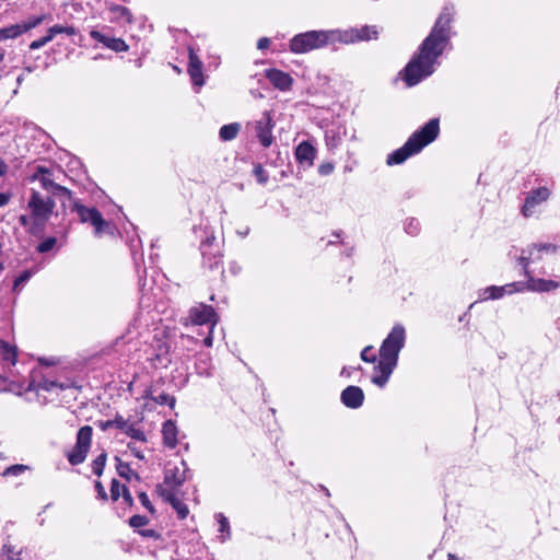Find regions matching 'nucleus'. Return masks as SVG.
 I'll use <instances>...</instances> for the list:
<instances>
[{
	"label": "nucleus",
	"mask_w": 560,
	"mask_h": 560,
	"mask_svg": "<svg viewBox=\"0 0 560 560\" xmlns=\"http://www.w3.org/2000/svg\"><path fill=\"white\" fill-rule=\"evenodd\" d=\"M453 18L454 10L444 8L432 31L419 47V51L402 70L401 75L408 86L418 84L435 71L440 56L450 45Z\"/></svg>",
	"instance_id": "1"
},
{
	"label": "nucleus",
	"mask_w": 560,
	"mask_h": 560,
	"mask_svg": "<svg viewBox=\"0 0 560 560\" xmlns=\"http://www.w3.org/2000/svg\"><path fill=\"white\" fill-rule=\"evenodd\" d=\"M405 327L401 324H396L381 345L380 359L374 366L375 373L372 376L373 384L378 387L386 385L397 365L398 355L405 346Z\"/></svg>",
	"instance_id": "2"
},
{
	"label": "nucleus",
	"mask_w": 560,
	"mask_h": 560,
	"mask_svg": "<svg viewBox=\"0 0 560 560\" xmlns=\"http://www.w3.org/2000/svg\"><path fill=\"white\" fill-rule=\"evenodd\" d=\"M439 132V119H430L421 129L413 132L401 148L387 155L386 164L398 165L404 163L408 158L419 153L424 147L433 142Z\"/></svg>",
	"instance_id": "3"
},
{
	"label": "nucleus",
	"mask_w": 560,
	"mask_h": 560,
	"mask_svg": "<svg viewBox=\"0 0 560 560\" xmlns=\"http://www.w3.org/2000/svg\"><path fill=\"white\" fill-rule=\"evenodd\" d=\"M336 44H338L336 28L319 30L308 31L293 36L290 40L289 48L293 54L301 55Z\"/></svg>",
	"instance_id": "4"
},
{
	"label": "nucleus",
	"mask_w": 560,
	"mask_h": 560,
	"mask_svg": "<svg viewBox=\"0 0 560 560\" xmlns=\"http://www.w3.org/2000/svg\"><path fill=\"white\" fill-rule=\"evenodd\" d=\"M205 238L200 242L199 250L202 257V266L210 270L222 268L224 258V242L218 240L213 231L203 229Z\"/></svg>",
	"instance_id": "5"
},
{
	"label": "nucleus",
	"mask_w": 560,
	"mask_h": 560,
	"mask_svg": "<svg viewBox=\"0 0 560 560\" xmlns=\"http://www.w3.org/2000/svg\"><path fill=\"white\" fill-rule=\"evenodd\" d=\"M72 211L77 212L81 223H89L93 226L96 237H101L105 234L114 235L115 225L105 220L97 208L86 207L77 200L73 202Z\"/></svg>",
	"instance_id": "6"
},
{
	"label": "nucleus",
	"mask_w": 560,
	"mask_h": 560,
	"mask_svg": "<svg viewBox=\"0 0 560 560\" xmlns=\"http://www.w3.org/2000/svg\"><path fill=\"white\" fill-rule=\"evenodd\" d=\"M56 202L51 197H45L36 189H31L27 209L33 228L43 229L54 213Z\"/></svg>",
	"instance_id": "7"
},
{
	"label": "nucleus",
	"mask_w": 560,
	"mask_h": 560,
	"mask_svg": "<svg viewBox=\"0 0 560 560\" xmlns=\"http://www.w3.org/2000/svg\"><path fill=\"white\" fill-rule=\"evenodd\" d=\"M188 472L189 469L187 468L185 460H180L178 465H172L170 463L164 470L163 483H159L156 486L158 494L162 495V492L165 490H170L173 493L177 492L188 479Z\"/></svg>",
	"instance_id": "8"
},
{
	"label": "nucleus",
	"mask_w": 560,
	"mask_h": 560,
	"mask_svg": "<svg viewBox=\"0 0 560 560\" xmlns=\"http://www.w3.org/2000/svg\"><path fill=\"white\" fill-rule=\"evenodd\" d=\"M93 428L91 425H83L77 433V441L74 446L67 453V459L72 466L82 464L92 444Z\"/></svg>",
	"instance_id": "9"
},
{
	"label": "nucleus",
	"mask_w": 560,
	"mask_h": 560,
	"mask_svg": "<svg viewBox=\"0 0 560 560\" xmlns=\"http://www.w3.org/2000/svg\"><path fill=\"white\" fill-rule=\"evenodd\" d=\"M219 320L220 316L213 306L205 303H199L189 310L188 316L187 318H185V322H183V324L185 326L209 325V327L213 329L218 325Z\"/></svg>",
	"instance_id": "10"
},
{
	"label": "nucleus",
	"mask_w": 560,
	"mask_h": 560,
	"mask_svg": "<svg viewBox=\"0 0 560 560\" xmlns=\"http://www.w3.org/2000/svg\"><path fill=\"white\" fill-rule=\"evenodd\" d=\"M338 44L350 45L359 42L376 39L378 30L376 26L364 25L347 30L336 28Z\"/></svg>",
	"instance_id": "11"
},
{
	"label": "nucleus",
	"mask_w": 560,
	"mask_h": 560,
	"mask_svg": "<svg viewBox=\"0 0 560 560\" xmlns=\"http://www.w3.org/2000/svg\"><path fill=\"white\" fill-rule=\"evenodd\" d=\"M273 126L275 124L270 112H265L262 116L254 122L256 137L265 148L270 147L273 142Z\"/></svg>",
	"instance_id": "12"
},
{
	"label": "nucleus",
	"mask_w": 560,
	"mask_h": 560,
	"mask_svg": "<svg viewBox=\"0 0 560 560\" xmlns=\"http://www.w3.org/2000/svg\"><path fill=\"white\" fill-rule=\"evenodd\" d=\"M549 196L550 191L547 187L533 189L525 198V202L521 210L522 214L525 218L532 217L536 212L537 207L547 201Z\"/></svg>",
	"instance_id": "13"
},
{
	"label": "nucleus",
	"mask_w": 560,
	"mask_h": 560,
	"mask_svg": "<svg viewBox=\"0 0 560 560\" xmlns=\"http://www.w3.org/2000/svg\"><path fill=\"white\" fill-rule=\"evenodd\" d=\"M154 353L149 361L154 369H166L171 363L170 346L163 339H158L154 346Z\"/></svg>",
	"instance_id": "14"
},
{
	"label": "nucleus",
	"mask_w": 560,
	"mask_h": 560,
	"mask_svg": "<svg viewBox=\"0 0 560 560\" xmlns=\"http://www.w3.org/2000/svg\"><path fill=\"white\" fill-rule=\"evenodd\" d=\"M294 154H295V160L299 163V165L303 168V171H306L314 163V160L316 156V148L310 141H302L295 148Z\"/></svg>",
	"instance_id": "15"
},
{
	"label": "nucleus",
	"mask_w": 560,
	"mask_h": 560,
	"mask_svg": "<svg viewBox=\"0 0 560 560\" xmlns=\"http://www.w3.org/2000/svg\"><path fill=\"white\" fill-rule=\"evenodd\" d=\"M188 73L191 78L194 85L200 89L205 84V78L202 73V61L196 54L195 49L191 47L188 49Z\"/></svg>",
	"instance_id": "16"
},
{
	"label": "nucleus",
	"mask_w": 560,
	"mask_h": 560,
	"mask_svg": "<svg viewBox=\"0 0 560 560\" xmlns=\"http://www.w3.org/2000/svg\"><path fill=\"white\" fill-rule=\"evenodd\" d=\"M341 402L351 409L360 408L364 401V393L361 387L350 385L340 395Z\"/></svg>",
	"instance_id": "17"
},
{
	"label": "nucleus",
	"mask_w": 560,
	"mask_h": 560,
	"mask_svg": "<svg viewBox=\"0 0 560 560\" xmlns=\"http://www.w3.org/2000/svg\"><path fill=\"white\" fill-rule=\"evenodd\" d=\"M266 77L276 89L281 91H289L293 84L292 77L281 70H268Z\"/></svg>",
	"instance_id": "18"
},
{
	"label": "nucleus",
	"mask_w": 560,
	"mask_h": 560,
	"mask_svg": "<svg viewBox=\"0 0 560 560\" xmlns=\"http://www.w3.org/2000/svg\"><path fill=\"white\" fill-rule=\"evenodd\" d=\"M52 388H59L61 390H65L66 388H68V386L56 381H49L44 376L37 378L35 374L32 375V380L30 381L27 386V390L37 393L39 390L50 392Z\"/></svg>",
	"instance_id": "19"
},
{
	"label": "nucleus",
	"mask_w": 560,
	"mask_h": 560,
	"mask_svg": "<svg viewBox=\"0 0 560 560\" xmlns=\"http://www.w3.org/2000/svg\"><path fill=\"white\" fill-rule=\"evenodd\" d=\"M165 502L170 503L172 508L176 511L177 517L179 520H185L189 514L188 506L177 497V492H171L170 490H165L160 495Z\"/></svg>",
	"instance_id": "20"
},
{
	"label": "nucleus",
	"mask_w": 560,
	"mask_h": 560,
	"mask_svg": "<svg viewBox=\"0 0 560 560\" xmlns=\"http://www.w3.org/2000/svg\"><path fill=\"white\" fill-rule=\"evenodd\" d=\"M528 291L532 292H550L560 288V282L556 280H547L542 278H535L534 276L528 279Z\"/></svg>",
	"instance_id": "21"
},
{
	"label": "nucleus",
	"mask_w": 560,
	"mask_h": 560,
	"mask_svg": "<svg viewBox=\"0 0 560 560\" xmlns=\"http://www.w3.org/2000/svg\"><path fill=\"white\" fill-rule=\"evenodd\" d=\"M558 250V246L551 243L532 244L525 248V253L532 257L530 262L540 261L542 254H555Z\"/></svg>",
	"instance_id": "22"
},
{
	"label": "nucleus",
	"mask_w": 560,
	"mask_h": 560,
	"mask_svg": "<svg viewBox=\"0 0 560 560\" xmlns=\"http://www.w3.org/2000/svg\"><path fill=\"white\" fill-rule=\"evenodd\" d=\"M178 430L173 420H166L162 425L163 445L170 450H174L177 444Z\"/></svg>",
	"instance_id": "23"
},
{
	"label": "nucleus",
	"mask_w": 560,
	"mask_h": 560,
	"mask_svg": "<svg viewBox=\"0 0 560 560\" xmlns=\"http://www.w3.org/2000/svg\"><path fill=\"white\" fill-rule=\"evenodd\" d=\"M142 398L151 399L161 406L167 405L171 409H174L176 404V398L167 393H162L158 396H154L153 386H149L144 389Z\"/></svg>",
	"instance_id": "24"
},
{
	"label": "nucleus",
	"mask_w": 560,
	"mask_h": 560,
	"mask_svg": "<svg viewBox=\"0 0 560 560\" xmlns=\"http://www.w3.org/2000/svg\"><path fill=\"white\" fill-rule=\"evenodd\" d=\"M0 358L4 363L9 364L10 366H14L18 362L16 346L0 339Z\"/></svg>",
	"instance_id": "25"
},
{
	"label": "nucleus",
	"mask_w": 560,
	"mask_h": 560,
	"mask_svg": "<svg viewBox=\"0 0 560 560\" xmlns=\"http://www.w3.org/2000/svg\"><path fill=\"white\" fill-rule=\"evenodd\" d=\"M241 130V124L232 122L220 128L219 136L222 141H231L235 139Z\"/></svg>",
	"instance_id": "26"
},
{
	"label": "nucleus",
	"mask_w": 560,
	"mask_h": 560,
	"mask_svg": "<svg viewBox=\"0 0 560 560\" xmlns=\"http://www.w3.org/2000/svg\"><path fill=\"white\" fill-rule=\"evenodd\" d=\"M22 549L11 542L3 545L1 556L4 560H21Z\"/></svg>",
	"instance_id": "27"
},
{
	"label": "nucleus",
	"mask_w": 560,
	"mask_h": 560,
	"mask_svg": "<svg viewBox=\"0 0 560 560\" xmlns=\"http://www.w3.org/2000/svg\"><path fill=\"white\" fill-rule=\"evenodd\" d=\"M23 34V30L21 24H13L3 28H0V39H12Z\"/></svg>",
	"instance_id": "28"
},
{
	"label": "nucleus",
	"mask_w": 560,
	"mask_h": 560,
	"mask_svg": "<svg viewBox=\"0 0 560 560\" xmlns=\"http://www.w3.org/2000/svg\"><path fill=\"white\" fill-rule=\"evenodd\" d=\"M103 45L116 52L127 51L129 49L128 45L121 38L106 36Z\"/></svg>",
	"instance_id": "29"
},
{
	"label": "nucleus",
	"mask_w": 560,
	"mask_h": 560,
	"mask_svg": "<svg viewBox=\"0 0 560 560\" xmlns=\"http://www.w3.org/2000/svg\"><path fill=\"white\" fill-rule=\"evenodd\" d=\"M116 460H117L116 470L120 477H122L127 480H130V477L132 475L137 479H140L139 475L131 469V467L128 463L120 460L118 457H116Z\"/></svg>",
	"instance_id": "30"
},
{
	"label": "nucleus",
	"mask_w": 560,
	"mask_h": 560,
	"mask_svg": "<svg viewBox=\"0 0 560 560\" xmlns=\"http://www.w3.org/2000/svg\"><path fill=\"white\" fill-rule=\"evenodd\" d=\"M110 12L113 14V20L115 21H126L128 23L131 22V13L130 11L125 8V7H121V5H113L110 8Z\"/></svg>",
	"instance_id": "31"
},
{
	"label": "nucleus",
	"mask_w": 560,
	"mask_h": 560,
	"mask_svg": "<svg viewBox=\"0 0 560 560\" xmlns=\"http://www.w3.org/2000/svg\"><path fill=\"white\" fill-rule=\"evenodd\" d=\"M505 293H506V287L490 285V287L486 288L485 294H487V296H485L483 299L485 300H488V299L498 300V299H501Z\"/></svg>",
	"instance_id": "32"
},
{
	"label": "nucleus",
	"mask_w": 560,
	"mask_h": 560,
	"mask_svg": "<svg viewBox=\"0 0 560 560\" xmlns=\"http://www.w3.org/2000/svg\"><path fill=\"white\" fill-rule=\"evenodd\" d=\"M107 454L103 452L92 463V470L96 476H102L106 465Z\"/></svg>",
	"instance_id": "33"
},
{
	"label": "nucleus",
	"mask_w": 560,
	"mask_h": 560,
	"mask_svg": "<svg viewBox=\"0 0 560 560\" xmlns=\"http://www.w3.org/2000/svg\"><path fill=\"white\" fill-rule=\"evenodd\" d=\"M530 259L532 257L525 253V249L522 250L521 256L517 258V262L523 268V273L526 279H529V277L533 276L532 271L529 270V265L532 264Z\"/></svg>",
	"instance_id": "34"
},
{
	"label": "nucleus",
	"mask_w": 560,
	"mask_h": 560,
	"mask_svg": "<svg viewBox=\"0 0 560 560\" xmlns=\"http://www.w3.org/2000/svg\"><path fill=\"white\" fill-rule=\"evenodd\" d=\"M46 20H47V15L43 14L39 16L30 18L27 21L20 23L21 27L23 30V34L32 28H35L36 26H38Z\"/></svg>",
	"instance_id": "35"
},
{
	"label": "nucleus",
	"mask_w": 560,
	"mask_h": 560,
	"mask_svg": "<svg viewBox=\"0 0 560 560\" xmlns=\"http://www.w3.org/2000/svg\"><path fill=\"white\" fill-rule=\"evenodd\" d=\"M49 33H51L52 37L59 35V34H66L68 36H73L77 34V30L73 26H65V25H52L48 28Z\"/></svg>",
	"instance_id": "36"
},
{
	"label": "nucleus",
	"mask_w": 560,
	"mask_h": 560,
	"mask_svg": "<svg viewBox=\"0 0 560 560\" xmlns=\"http://www.w3.org/2000/svg\"><path fill=\"white\" fill-rule=\"evenodd\" d=\"M150 520L145 515L136 514L128 520V524L133 529H138L148 525Z\"/></svg>",
	"instance_id": "37"
},
{
	"label": "nucleus",
	"mask_w": 560,
	"mask_h": 560,
	"mask_svg": "<svg viewBox=\"0 0 560 560\" xmlns=\"http://www.w3.org/2000/svg\"><path fill=\"white\" fill-rule=\"evenodd\" d=\"M125 433L131 439L140 442H147L145 433L142 430L135 428L133 424H129Z\"/></svg>",
	"instance_id": "38"
},
{
	"label": "nucleus",
	"mask_w": 560,
	"mask_h": 560,
	"mask_svg": "<svg viewBox=\"0 0 560 560\" xmlns=\"http://www.w3.org/2000/svg\"><path fill=\"white\" fill-rule=\"evenodd\" d=\"M40 185L43 189L47 191V197H51L54 199V196L56 195L55 188H57L59 184L54 183L49 177H40Z\"/></svg>",
	"instance_id": "39"
},
{
	"label": "nucleus",
	"mask_w": 560,
	"mask_h": 560,
	"mask_svg": "<svg viewBox=\"0 0 560 560\" xmlns=\"http://www.w3.org/2000/svg\"><path fill=\"white\" fill-rule=\"evenodd\" d=\"M528 279H526V282L523 281H516L512 283H508L504 287H506V293L511 294L514 292H524L528 291Z\"/></svg>",
	"instance_id": "40"
},
{
	"label": "nucleus",
	"mask_w": 560,
	"mask_h": 560,
	"mask_svg": "<svg viewBox=\"0 0 560 560\" xmlns=\"http://www.w3.org/2000/svg\"><path fill=\"white\" fill-rule=\"evenodd\" d=\"M54 39L51 33H49V30H47L46 32V35L36 39V40H33L31 44H30V49L32 50H36V49H39L42 48L43 46H45L46 44H48L49 42H51Z\"/></svg>",
	"instance_id": "41"
},
{
	"label": "nucleus",
	"mask_w": 560,
	"mask_h": 560,
	"mask_svg": "<svg viewBox=\"0 0 560 560\" xmlns=\"http://www.w3.org/2000/svg\"><path fill=\"white\" fill-rule=\"evenodd\" d=\"M82 170L81 162L72 156H69V163L67 170H60L59 172L63 173V175H68V173H79Z\"/></svg>",
	"instance_id": "42"
},
{
	"label": "nucleus",
	"mask_w": 560,
	"mask_h": 560,
	"mask_svg": "<svg viewBox=\"0 0 560 560\" xmlns=\"http://www.w3.org/2000/svg\"><path fill=\"white\" fill-rule=\"evenodd\" d=\"M361 359L364 361V362H369V363H375L377 361V355L374 351V348L372 346H366L362 351H361Z\"/></svg>",
	"instance_id": "43"
},
{
	"label": "nucleus",
	"mask_w": 560,
	"mask_h": 560,
	"mask_svg": "<svg viewBox=\"0 0 560 560\" xmlns=\"http://www.w3.org/2000/svg\"><path fill=\"white\" fill-rule=\"evenodd\" d=\"M32 277V272L30 270H24L19 277L15 278L13 282V291H20V288L30 280Z\"/></svg>",
	"instance_id": "44"
},
{
	"label": "nucleus",
	"mask_w": 560,
	"mask_h": 560,
	"mask_svg": "<svg viewBox=\"0 0 560 560\" xmlns=\"http://www.w3.org/2000/svg\"><path fill=\"white\" fill-rule=\"evenodd\" d=\"M28 469V466L23 464H16L8 467L3 471V476H18Z\"/></svg>",
	"instance_id": "45"
},
{
	"label": "nucleus",
	"mask_w": 560,
	"mask_h": 560,
	"mask_svg": "<svg viewBox=\"0 0 560 560\" xmlns=\"http://www.w3.org/2000/svg\"><path fill=\"white\" fill-rule=\"evenodd\" d=\"M138 498H139L140 502H141V504L148 510L149 513H151L152 515L155 514V508L151 503L147 492L140 491L138 493Z\"/></svg>",
	"instance_id": "46"
},
{
	"label": "nucleus",
	"mask_w": 560,
	"mask_h": 560,
	"mask_svg": "<svg viewBox=\"0 0 560 560\" xmlns=\"http://www.w3.org/2000/svg\"><path fill=\"white\" fill-rule=\"evenodd\" d=\"M121 487L117 479H113L110 482V498L113 501H117L121 497Z\"/></svg>",
	"instance_id": "47"
},
{
	"label": "nucleus",
	"mask_w": 560,
	"mask_h": 560,
	"mask_svg": "<svg viewBox=\"0 0 560 560\" xmlns=\"http://www.w3.org/2000/svg\"><path fill=\"white\" fill-rule=\"evenodd\" d=\"M56 238L55 237H48L46 238L45 241H43L38 247H37V250L39 253H47L49 252L50 249L54 248V246L56 245Z\"/></svg>",
	"instance_id": "48"
},
{
	"label": "nucleus",
	"mask_w": 560,
	"mask_h": 560,
	"mask_svg": "<svg viewBox=\"0 0 560 560\" xmlns=\"http://www.w3.org/2000/svg\"><path fill=\"white\" fill-rule=\"evenodd\" d=\"M113 422H114V427H116L117 429L121 430V431H126V429L128 428L129 423L126 419H124L122 416H120L119 413H117L115 416V418L113 419Z\"/></svg>",
	"instance_id": "49"
},
{
	"label": "nucleus",
	"mask_w": 560,
	"mask_h": 560,
	"mask_svg": "<svg viewBox=\"0 0 560 560\" xmlns=\"http://www.w3.org/2000/svg\"><path fill=\"white\" fill-rule=\"evenodd\" d=\"M138 533L144 538L162 539V535L154 529H139Z\"/></svg>",
	"instance_id": "50"
},
{
	"label": "nucleus",
	"mask_w": 560,
	"mask_h": 560,
	"mask_svg": "<svg viewBox=\"0 0 560 560\" xmlns=\"http://www.w3.org/2000/svg\"><path fill=\"white\" fill-rule=\"evenodd\" d=\"M121 497L128 506H130V508L133 506V498H132L129 489L125 485H122V487H121Z\"/></svg>",
	"instance_id": "51"
},
{
	"label": "nucleus",
	"mask_w": 560,
	"mask_h": 560,
	"mask_svg": "<svg viewBox=\"0 0 560 560\" xmlns=\"http://www.w3.org/2000/svg\"><path fill=\"white\" fill-rule=\"evenodd\" d=\"M56 189V195L54 196L55 197H63V198H67V199H71L72 198V192L67 188V187H63L61 185H59Z\"/></svg>",
	"instance_id": "52"
},
{
	"label": "nucleus",
	"mask_w": 560,
	"mask_h": 560,
	"mask_svg": "<svg viewBox=\"0 0 560 560\" xmlns=\"http://www.w3.org/2000/svg\"><path fill=\"white\" fill-rule=\"evenodd\" d=\"M330 133H332V130L326 131V137L325 138H326L327 145H329V147H337L338 143H339V139H337L335 137V135L331 136Z\"/></svg>",
	"instance_id": "53"
},
{
	"label": "nucleus",
	"mask_w": 560,
	"mask_h": 560,
	"mask_svg": "<svg viewBox=\"0 0 560 560\" xmlns=\"http://www.w3.org/2000/svg\"><path fill=\"white\" fill-rule=\"evenodd\" d=\"M95 489L97 491V494H98V498L106 501L107 500V493H106V490L104 488V486L102 485L101 481H96L95 482Z\"/></svg>",
	"instance_id": "54"
},
{
	"label": "nucleus",
	"mask_w": 560,
	"mask_h": 560,
	"mask_svg": "<svg viewBox=\"0 0 560 560\" xmlns=\"http://www.w3.org/2000/svg\"><path fill=\"white\" fill-rule=\"evenodd\" d=\"M219 517H220V518H219V524H220V528H219V530H220L221 533H224L225 530H228V529H229V521H228V518H226L224 515H222V514H220V515H219Z\"/></svg>",
	"instance_id": "55"
},
{
	"label": "nucleus",
	"mask_w": 560,
	"mask_h": 560,
	"mask_svg": "<svg viewBox=\"0 0 560 560\" xmlns=\"http://www.w3.org/2000/svg\"><path fill=\"white\" fill-rule=\"evenodd\" d=\"M90 36H91L93 39H95V40H97V42H100V43H102V44H104V40H105V38H106V36H105L104 34H102L101 32L95 31V30H92V31L90 32Z\"/></svg>",
	"instance_id": "56"
},
{
	"label": "nucleus",
	"mask_w": 560,
	"mask_h": 560,
	"mask_svg": "<svg viewBox=\"0 0 560 560\" xmlns=\"http://www.w3.org/2000/svg\"><path fill=\"white\" fill-rule=\"evenodd\" d=\"M203 345L207 348H211L213 345V329H211V327H209V332L206 336V338L203 339Z\"/></svg>",
	"instance_id": "57"
},
{
	"label": "nucleus",
	"mask_w": 560,
	"mask_h": 560,
	"mask_svg": "<svg viewBox=\"0 0 560 560\" xmlns=\"http://www.w3.org/2000/svg\"><path fill=\"white\" fill-rule=\"evenodd\" d=\"M269 45H270V39L267 37H261L257 42V48L260 50L268 48Z\"/></svg>",
	"instance_id": "58"
},
{
	"label": "nucleus",
	"mask_w": 560,
	"mask_h": 560,
	"mask_svg": "<svg viewBox=\"0 0 560 560\" xmlns=\"http://www.w3.org/2000/svg\"><path fill=\"white\" fill-rule=\"evenodd\" d=\"M128 448L130 450V452L139 459H143L144 456L143 454L136 447L133 446L131 443L128 444Z\"/></svg>",
	"instance_id": "59"
},
{
	"label": "nucleus",
	"mask_w": 560,
	"mask_h": 560,
	"mask_svg": "<svg viewBox=\"0 0 560 560\" xmlns=\"http://www.w3.org/2000/svg\"><path fill=\"white\" fill-rule=\"evenodd\" d=\"M97 424L103 431H106L107 429L114 427L113 420L98 421Z\"/></svg>",
	"instance_id": "60"
},
{
	"label": "nucleus",
	"mask_w": 560,
	"mask_h": 560,
	"mask_svg": "<svg viewBox=\"0 0 560 560\" xmlns=\"http://www.w3.org/2000/svg\"><path fill=\"white\" fill-rule=\"evenodd\" d=\"M10 199H11L10 194L0 192V207L8 205Z\"/></svg>",
	"instance_id": "61"
},
{
	"label": "nucleus",
	"mask_w": 560,
	"mask_h": 560,
	"mask_svg": "<svg viewBox=\"0 0 560 560\" xmlns=\"http://www.w3.org/2000/svg\"><path fill=\"white\" fill-rule=\"evenodd\" d=\"M30 221H32L31 215L27 217L25 214H22V215L19 217V222L23 226H26L30 223Z\"/></svg>",
	"instance_id": "62"
},
{
	"label": "nucleus",
	"mask_w": 560,
	"mask_h": 560,
	"mask_svg": "<svg viewBox=\"0 0 560 560\" xmlns=\"http://www.w3.org/2000/svg\"><path fill=\"white\" fill-rule=\"evenodd\" d=\"M332 165L330 163L322 164L319 167L320 173H330L332 172Z\"/></svg>",
	"instance_id": "63"
},
{
	"label": "nucleus",
	"mask_w": 560,
	"mask_h": 560,
	"mask_svg": "<svg viewBox=\"0 0 560 560\" xmlns=\"http://www.w3.org/2000/svg\"><path fill=\"white\" fill-rule=\"evenodd\" d=\"M33 175H40V176L48 175V171L44 166L38 165L36 167V172H34Z\"/></svg>",
	"instance_id": "64"
}]
</instances>
